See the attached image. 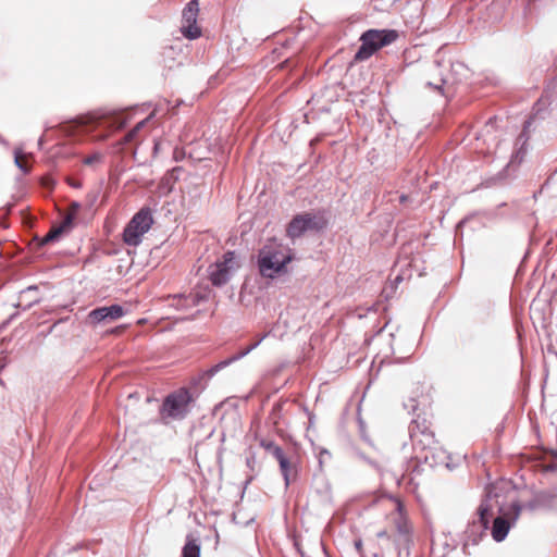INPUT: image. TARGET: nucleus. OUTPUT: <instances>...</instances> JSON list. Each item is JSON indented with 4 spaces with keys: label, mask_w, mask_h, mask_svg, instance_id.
Instances as JSON below:
<instances>
[{
    "label": "nucleus",
    "mask_w": 557,
    "mask_h": 557,
    "mask_svg": "<svg viewBox=\"0 0 557 557\" xmlns=\"http://www.w3.org/2000/svg\"><path fill=\"white\" fill-rule=\"evenodd\" d=\"M182 557H200V546L195 540H189L183 547Z\"/></svg>",
    "instance_id": "f3484780"
},
{
    "label": "nucleus",
    "mask_w": 557,
    "mask_h": 557,
    "mask_svg": "<svg viewBox=\"0 0 557 557\" xmlns=\"http://www.w3.org/2000/svg\"><path fill=\"white\" fill-rule=\"evenodd\" d=\"M260 445H261L264 449H267L268 451H270V453L273 455V457H274V458H275V450H276V449H282L280 446H277V445H276L274 442H272V441H265V440H263V441H261Z\"/></svg>",
    "instance_id": "5701e85b"
},
{
    "label": "nucleus",
    "mask_w": 557,
    "mask_h": 557,
    "mask_svg": "<svg viewBox=\"0 0 557 557\" xmlns=\"http://www.w3.org/2000/svg\"><path fill=\"white\" fill-rule=\"evenodd\" d=\"M327 225V220L321 213L305 212L295 215L288 223L286 235L292 238L302 236L307 231H321Z\"/></svg>",
    "instance_id": "1a4fd4ad"
},
{
    "label": "nucleus",
    "mask_w": 557,
    "mask_h": 557,
    "mask_svg": "<svg viewBox=\"0 0 557 557\" xmlns=\"http://www.w3.org/2000/svg\"><path fill=\"white\" fill-rule=\"evenodd\" d=\"M547 352H548V355H553L554 357H556L557 350L555 349V347L552 344H549L547 347Z\"/></svg>",
    "instance_id": "393cba45"
},
{
    "label": "nucleus",
    "mask_w": 557,
    "mask_h": 557,
    "mask_svg": "<svg viewBox=\"0 0 557 557\" xmlns=\"http://www.w3.org/2000/svg\"><path fill=\"white\" fill-rule=\"evenodd\" d=\"M202 299L199 294H189L188 296H173L170 298L171 305L170 307L175 310H188L194 306L198 305Z\"/></svg>",
    "instance_id": "4468645a"
},
{
    "label": "nucleus",
    "mask_w": 557,
    "mask_h": 557,
    "mask_svg": "<svg viewBox=\"0 0 557 557\" xmlns=\"http://www.w3.org/2000/svg\"><path fill=\"white\" fill-rule=\"evenodd\" d=\"M14 161L16 166H18L24 173L29 172L30 170V154L24 153L21 150H15L14 152Z\"/></svg>",
    "instance_id": "dca6fc26"
},
{
    "label": "nucleus",
    "mask_w": 557,
    "mask_h": 557,
    "mask_svg": "<svg viewBox=\"0 0 557 557\" xmlns=\"http://www.w3.org/2000/svg\"><path fill=\"white\" fill-rule=\"evenodd\" d=\"M117 317L119 315H109V318H111V319H114V318H117ZM106 318H108V315L103 314V315H101V319H99L98 321H101L102 319H106Z\"/></svg>",
    "instance_id": "bb28decb"
},
{
    "label": "nucleus",
    "mask_w": 557,
    "mask_h": 557,
    "mask_svg": "<svg viewBox=\"0 0 557 557\" xmlns=\"http://www.w3.org/2000/svg\"><path fill=\"white\" fill-rule=\"evenodd\" d=\"M399 37L395 29H368L361 37V46L355 54L356 61H364L380 49L393 44Z\"/></svg>",
    "instance_id": "7ed1b4c3"
},
{
    "label": "nucleus",
    "mask_w": 557,
    "mask_h": 557,
    "mask_svg": "<svg viewBox=\"0 0 557 557\" xmlns=\"http://www.w3.org/2000/svg\"><path fill=\"white\" fill-rule=\"evenodd\" d=\"M89 313H123L120 306L100 307L91 310Z\"/></svg>",
    "instance_id": "aec40b11"
},
{
    "label": "nucleus",
    "mask_w": 557,
    "mask_h": 557,
    "mask_svg": "<svg viewBox=\"0 0 557 557\" xmlns=\"http://www.w3.org/2000/svg\"><path fill=\"white\" fill-rule=\"evenodd\" d=\"M103 159V156L99 152H95L84 159V164L86 165H95L99 164Z\"/></svg>",
    "instance_id": "4be33fe9"
},
{
    "label": "nucleus",
    "mask_w": 557,
    "mask_h": 557,
    "mask_svg": "<svg viewBox=\"0 0 557 557\" xmlns=\"http://www.w3.org/2000/svg\"><path fill=\"white\" fill-rule=\"evenodd\" d=\"M524 510L530 512L557 510V487L535 492L532 498L524 500Z\"/></svg>",
    "instance_id": "9d476101"
},
{
    "label": "nucleus",
    "mask_w": 557,
    "mask_h": 557,
    "mask_svg": "<svg viewBox=\"0 0 557 557\" xmlns=\"http://www.w3.org/2000/svg\"><path fill=\"white\" fill-rule=\"evenodd\" d=\"M547 352H548V355H553L554 357H556L557 350L555 349V347L552 344H549L547 347Z\"/></svg>",
    "instance_id": "b1692460"
},
{
    "label": "nucleus",
    "mask_w": 557,
    "mask_h": 557,
    "mask_svg": "<svg viewBox=\"0 0 557 557\" xmlns=\"http://www.w3.org/2000/svg\"><path fill=\"white\" fill-rule=\"evenodd\" d=\"M510 492L508 482L491 484L478 509L479 522L483 530L488 529V523L493 519L491 534L496 542L505 540L520 515L519 504L515 500L508 502Z\"/></svg>",
    "instance_id": "f257e3e1"
},
{
    "label": "nucleus",
    "mask_w": 557,
    "mask_h": 557,
    "mask_svg": "<svg viewBox=\"0 0 557 557\" xmlns=\"http://www.w3.org/2000/svg\"><path fill=\"white\" fill-rule=\"evenodd\" d=\"M377 537H380V539H383V537L389 539V535H388L386 530H383V531L377 533Z\"/></svg>",
    "instance_id": "a878e982"
},
{
    "label": "nucleus",
    "mask_w": 557,
    "mask_h": 557,
    "mask_svg": "<svg viewBox=\"0 0 557 557\" xmlns=\"http://www.w3.org/2000/svg\"><path fill=\"white\" fill-rule=\"evenodd\" d=\"M193 401L191 394L187 388H180L169 394L161 406L160 416L163 421L168 419L181 420L188 413V407Z\"/></svg>",
    "instance_id": "39448f33"
},
{
    "label": "nucleus",
    "mask_w": 557,
    "mask_h": 557,
    "mask_svg": "<svg viewBox=\"0 0 557 557\" xmlns=\"http://www.w3.org/2000/svg\"><path fill=\"white\" fill-rule=\"evenodd\" d=\"M275 459L280 463V468H281L282 474H283V476L285 479V483H286V485H288L289 484L290 462L286 458L283 449H276L275 450Z\"/></svg>",
    "instance_id": "2eb2a0df"
},
{
    "label": "nucleus",
    "mask_w": 557,
    "mask_h": 557,
    "mask_svg": "<svg viewBox=\"0 0 557 557\" xmlns=\"http://www.w3.org/2000/svg\"><path fill=\"white\" fill-rule=\"evenodd\" d=\"M292 260L290 249L275 239H270L259 251L258 265L262 276L272 278L283 272Z\"/></svg>",
    "instance_id": "f03ea898"
},
{
    "label": "nucleus",
    "mask_w": 557,
    "mask_h": 557,
    "mask_svg": "<svg viewBox=\"0 0 557 557\" xmlns=\"http://www.w3.org/2000/svg\"><path fill=\"white\" fill-rule=\"evenodd\" d=\"M523 458H524V465L530 461L527 453H524Z\"/></svg>",
    "instance_id": "cd10ccee"
},
{
    "label": "nucleus",
    "mask_w": 557,
    "mask_h": 557,
    "mask_svg": "<svg viewBox=\"0 0 557 557\" xmlns=\"http://www.w3.org/2000/svg\"><path fill=\"white\" fill-rule=\"evenodd\" d=\"M556 359H557V352H556Z\"/></svg>",
    "instance_id": "2f4dec72"
},
{
    "label": "nucleus",
    "mask_w": 557,
    "mask_h": 557,
    "mask_svg": "<svg viewBox=\"0 0 557 557\" xmlns=\"http://www.w3.org/2000/svg\"><path fill=\"white\" fill-rule=\"evenodd\" d=\"M393 510L388 513L387 520L396 530V542L408 548L412 543V525L409 522L405 506L399 498H389Z\"/></svg>",
    "instance_id": "423d86ee"
},
{
    "label": "nucleus",
    "mask_w": 557,
    "mask_h": 557,
    "mask_svg": "<svg viewBox=\"0 0 557 557\" xmlns=\"http://www.w3.org/2000/svg\"><path fill=\"white\" fill-rule=\"evenodd\" d=\"M409 432L412 447L417 451L426 453L437 444L434 432L431 429V423L424 417L418 416L411 422Z\"/></svg>",
    "instance_id": "0eeeda50"
},
{
    "label": "nucleus",
    "mask_w": 557,
    "mask_h": 557,
    "mask_svg": "<svg viewBox=\"0 0 557 557\" xmlns=\"http://www.w3.org/2000/svg\"><path fill=\"white\" fill-rule=\"evenodd\" d=\"M153 223L149 209H140L126 224L123 231V242L128 246H138Z\"/></svg>",
    "instance_id": "6e6552de"
},
{
    "label": "nucleus",
    "mask_w": 557,
    "mask_h": 557,
    "mask_svg": "<svg viewBox=\"0 0 557 557\" xmlns=\"http://www.w3.org/2000/svg\"><path fill=\"white\" fill-rule=\"evenodd\" d=\"M549 104H550V96L548 94L542 95V97L534 103L532 111L527 120H524V134L532 126L536 127V125L545 120L549 113Z\"/></svg>",
    "instance_id": "ddd939ff"
},
{
    "label": "nucleus",
    "mask_w": 557,
    "mask_h": 557,
    "mask_svg": "<svg viewBox=\"0 0 557 557\" xmlns=\"http://www.w3.org/2000/svg\"><path fill=\"white\" fill-rule=\"evenodd\" d=\"M198 13V0H190L183 10L181 30L188 39H196L201 36V28L197 25Z\"/></svg>",
    "instance_id": "9b49d317"
},
{
    "label": "nucleus",
    "mask_w": 557,
    "mask_h": 557,
    "mask_svg": "<svg viewBox=\"0 0 557 557\" xmlns=\"http://www.w3.org/2000/svg\"><path fill=\"white\" fill-rule=\"evenodd\" d=\"M240 267L238 256L234 251H226L214 263L208 267V280L213 286H223L231 281Z\"/></svg>",
    "instance_id": "20e7f679"
},
{
    "label": "nucleus",
    "mask_w": 557,
    "mask_h": 557,
    "mask_svg": "<svg viewBox=\"0 0 557 557\" xmlns=\"http://www.w3.org/2000/svg\"><path fill=\"white\" fill-rule=\"evenodd\" d=\"M81 209L78 202H72L67 208V213L59 226L52 227L42 238L41 244H48L57 239L62 233L71 230L74 225V220Z\"/></svg>",
    "instance_id": "f8f14e48"
},
{
    "label": "nucleus",
    "mask_w": 557,
    "mask_h": 557,
    "mask_svg": "<svg viewBox=\"0 0 557 557\" xmlns=\"http://www.w3.org/2000/svg\"><path fill=\"white\" fill-rule=\"evenodd\" d=\"M148 119L139 122L136 124V126L131 129L124 137L123 139L119 143L120 145H125V144H129V143H133L136 140V137H137V134L138 132L143 128V126L146 124Z\"/></svg>",
    "instance_id": "6ab92c4d"
},
{
    "label": "nucleus",
    "mask_w": 557,
    "mask_h": 557,
    "mask_svg": "<svg viewBox=\"0 0 557 557\" xmlns=\"http://www.w3.org/2000/svg\"><path fill=\"white\" fill-rule=\"evenodd\" d=\"M421 458H423L426 461L429 456H428V454H425V455L421 456Z\"/></svg>",
    "instance_id": "c756f323"
},
{
    "label": "nucleus",
    "mask_w": 557,
    "mask_h": 557,
    "mask_svg": "<svg viewBox=\"0 0 557 557\" xmlns=\"http://www.w3.org/2000/svg\"><path fill=\"white\" fill-rule=\"evenodd\" d=\"M258 345V343L253 344V345H250L249 347H247L245 350L240 351L237 356L226 360V361H223L221 362L220 364L216 366V368H222V367H225L227 364H230L232 361L234 360H237L242 357H244L245 355H247L250 350H252L256 346Z\"/></svg>",
    "instance_id": "412c9836"
},
{
    "label": "nucleus",
    "mask_w": 557,
    "mask_h": 557,
    "mask_svg": "<svg viewBox=\"0 0 557 557\" xmlns=\"http://www.w3.org/2000/svg\"><path fill=\"white\" fill-rule=\"evenodd\" d=\"M517 334H518V337L521 338L522 333L520 332L519 327H517Z\"/></svg>",
    "instance_id": "c85d7f7f"
},
{
    "label": "nucleus",
    "mask_w": 557,
    "mask_h": 557,
    "mask_svg": "<svg viewBox=\"0 0 557 557\" xmlns=\"http://www.w3.org/2000/svg\"><path fill=\"white\" fill-rule=\"evenodd\" d=\"M552 457L553 460L550 461L537 460L532 465V468H541L544 472L555 471L557 469V453H554Z\"/></svg>",
    "instance_id": "a211bd4d"
},
{
    "label": "nucleus",
    "mask_w": 557,
    "mask_h": 557,
    "mask_svg": "<svg viewBox=\"0 0 557 557\" xmlns=\"http://www.w3.org/2000/svg\"><path fill=\"white\" fill-rule=\"evenodd\" d=\"M406 200V197L405 196H401L400 197V201H405Z\"/></svg>",
    "instance_id": "7c9ffc66"
}]
</instances>
